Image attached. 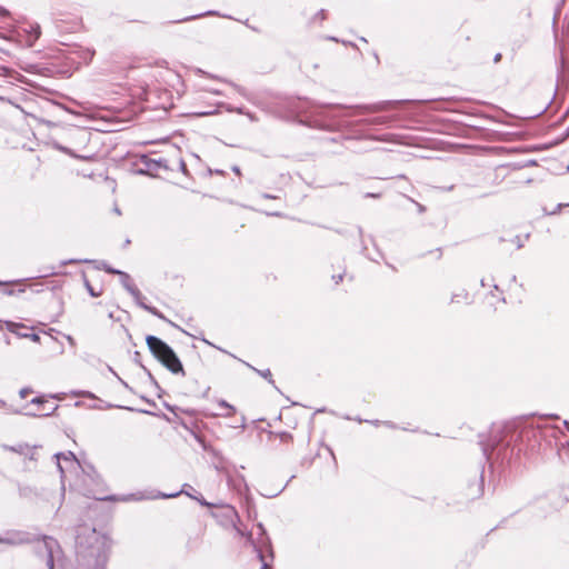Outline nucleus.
I'll list each match as a JSON object with an SVG mask.
<instances>
[{
	"instance_id": "f257e3e1",
	"label": "nucleus",
	"mask_w": 569,
	"mask_h": 569,
	"mask_svg": "<svg viewBox=\"0 0 569 569\" xmlns=\"http://www.w3.org/2000/svg\"><path fill=\"white\" fill-rule=\"evenodd\" d=\"M147 345L151 352L173 373L183 371L182 365L173 350L163 341L153 336L147 337Z\"/></svg>"
},
{
	"instance_id": "f03ea898",
	"label": "nucleus",
	"mask_w": 569,
	"mask_h": 569,
	"mask_svg": "<svg viewBox=\"0 0 569 569\" xmlns=\"http://www.w3.org/2000/svg\"><path fill=\"white\" fill-rule=\"evenodd\" d=\"M106 270H107L108 272H110V273H117V274H119V276H120V279H121V283H122V286H123V287H124V288H126L130 293H132L133 296L138 295L137 289L132 286V283H131V279H130V277H129L127 273H124V272H122V271H119V270H114V269H112V268H106Z\"/></svg>"
},
{
	"instance_id": "7ed1b4c3",
	"label": "nucleus",
	"mask_w": 569,
	"mask_h": 569,
	"mask_svg": "<svg viewBox=\"0 0 569 569\" xmlns=\"http://www.w3.org/2000/svg\"><path fill=\"white\" fill-rule=\"evenodd\" d=\"M57 460H58V467H59L61 473L64 472V467H63L61 460H63L67 466L70 465L71 467H73L78 463L76 460V457L72 452H68L66 455H57Z\"/></svg>"
},
{
	"instance_id": "20e7f679",
	"label": "nucleus",
	"mask_w": 569,
	"mask_h": 569,
	"mask_svg": "<svg viewBox=\"0 0 569 569\" xmlns=\"http://www.w3.org/2000/svg\"><path fill=\"white\" fill-rule=\"evenodd\" d=\"M7 326V329L13 333H17L19 336H22V337H28V335H24V331H21V333L18 331L19 328H21V326L19 323H16V322H7L6 323Z\"/></svg>"
},
{
	"instance_id": "39448f33",
	"label": "nucleus",
	"mask_w": 569,
	"mask_h": 569,
	"mask_svg": "<svg viewBox=\"0 0 569 569\" xmlns=\"http://www.w3.org/2000/svg\"><path fill=\"white\" fill-rule=\"evenodd\" d=\"M30 32L32 33V40L29 42V44L32 43L36 39L40 36V28L39 26H30Z\"/></svg>"
},
{
	"instance_id": "423d86ee",
	"label": "nucleus",
	"mask_w": 569,
	"mask_h": 569,
	"mask_svg": "<svg viewBox=\"0 0 569 569\" xmlns=\"http://www.w3.org/2000/svg\"><path fill=\"white\" fill-rule=\"evenodd\" d=\"M87 288H88V290H89V292H90V295H91L92 297H98V296H100V295H101L100 292H96V291L92 289V287H91V286H89V284H87Z\"/></svg>"
},
{
	"instance_id": "0eeeda50",
	"label": "nucleus",
	"mask_w": 569,
	"mask_h": 569,
	"mask_svg": "<svg viewBox=\"0 0 569 569\" xmlns=\"http://www.w3.org/2000/svg\"><path fill=\"white\" fill-rule=\"evenodd\" d=\"M32 341L38 342L40 340V337L36 333L29 336Z\"/></svg>"
},
{
	"instance_id": "6e6552de",
	"label": "nucleus",
	"mask_w": 569,
	"mask_h": 569,
	"mask_svg": "<svg viewBox=\"0 0 569 569\" xmlns=\"http://www.w3.org/2000/svg\"><path fill=\"white\" fill-rule=\"evenodd\" d=\"M333 279L336 283H339L340 281H342V274L333 276Z\"/></svg>"
},
{
	"instance_id": "1a4fd4ad",
	"label": "nucleus",
	"mask_w": 569,
	"mask_h": 569,
	"mask_svg": "<svg viewBox=\"0 0 569 569\" xmlns=\"http://www.w3.org/2000/svg\"><path fill=\"white\" fill-rule=\"evenodd\" d=\"M43 400L41 398H36L32 400V403H42Z\"/></svg>"
},
{
	"instance_id": "9d476101",
	"label": "nucleus",
	"mask_w": 569,
	"mask_h": 569,
	"mask_svg": "<svg viewBox=\"0 0 569 569\" xmlns=\"http://www.w3.org/2000/svg\"><path fill=\"white\" fill-rule=\"evenodd\" d=\"M33 415H44V412H41L40 410L33 411ZM46 415H49V412H46Z\"/></svg>"
},
{
	"instance_id": "9b49d317",
	"label": "nucleus",
	"mask_w": 569,
	"mask_h": 569,
	"mask_svg": "<svg viewBox=\"0 0 569 569\" xmlns=\"http://www.w3.org/2000/svg\"><path fill=\"white\" fill-rule=\"evenodd\" d=\"M27 392H28L27 390H21L22 398H24L27 396Z\"/></svg>"
},
{
	"instance_id": "f8f14e48",
	"label": "nucleus",
	"mask_w": 569,
	"mask_h": 569,
	"mask_svg": "<svg viewBox=\"0 0 569 569\" xmlns=\"http://www.w3.org/2000/svg\"><path fill=\"white\" fill-rule=\"evenodd\" d=\"M176 495H163L164 498L174 497Z\"/></svg>"
},
{
	"instance_id": "ddd939ff",
	"label": "nucleus",
	"mask_w": 569,
	"mask_h": 569,
	"mask_svg": "<svg viewBox=\"0 0 569 569\" xmlns=\"http://www.w3.org/2000/svg\"><path fill=\"white\" fill-rule=\"evenodd\" d=\"M49 566H50V569H52V568H53V565H52V560H51V559L49 560Z\"/></svg>"
},
{
	"instance_id": "4468645a",
	"label": "nucleus",
	"mask_w": 569,
	"mask_h": 569,
	"mask_svg": "<svg viewBox=\"0 0 569 569\" xmlns=\"http://www.w3.org/2000/svg\"><path fill=\"white\" fill-rule=\"evenodd\" d=\"M68 341H69L70 343H73V339H72L71 337H68Z\"/></svg>"
},
{
	"instance_id": "2eb2a0df",
	"label": "nucleus",
	"mask_w": 569,
	"mask_h": 569,
	"mask_svg": "<svg viewBox=\"0 0 569 569\" xmlns=\"http://www.w3.org/2000/svg\"><path fill=\"white\" fill-rule=\"evenodd\" d=\"M263 569H266V568H263Z\"/></svg>"
}]
</instances>
